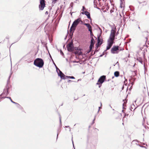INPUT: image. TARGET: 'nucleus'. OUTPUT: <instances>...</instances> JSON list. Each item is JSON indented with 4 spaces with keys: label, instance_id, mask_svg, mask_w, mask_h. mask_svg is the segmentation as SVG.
<instances>
[{
    "label": "nucleus",
    "instance_id": "obj_30",
    "mask_svg": "<svg viewBox=\"0 0 149 149\" xmlns=\"http://www.w3.org/2000/svg\"><path fill=\"white\" fill-rule=\"evenodd\" d=\"M137 25H138V29L139 30H141V28H140V27L139 26V24H138Z\"/></svg>",
    "mask_w": 149,
    "mask_h": 149
},
{
    "label": "nucleus",
    "instance_id": "obj_15",
    "mask_svg": "<svg viewBox=\"0 0 149 149\" xmlns=\"http://www.w3.org/2000/svg\"><path fill=\"white\" fill-rule=\"evenodd\" d=\"M58 76H60L61 79H65V76L63 73H62L60 75H58Z\"/></svg>",
    "mask_w": 149,
    "mask_h": 149
},
{
    "label": "nucleus",
    "instance_id": "obj_19",
    "mask_svg": "<svg viewBox=\"0 0 149 149\" xmlns=\"http://www.w3.org/2000/svg\"><path fill=\"white\" fill-rule=\"evenodd\" d=\"M48 36L49 38V40L50 42H51L52 41V38L51 37V36L49 35H48Z\"/></svg>",
    "mask_w": 149,
    "mask_h": 149
},
{
    "label": "nucleus",
    "instance_id": "obj_10",
    "mask_svg": "<svg viewBox=\"0 0 149 149\" xmlns=\"http://www.w3.org/2000/svg\"><path fill=\"white\" fill-rule=\"evenodd\" d=\"M66 48L69 52L76 54V52H74V47H66Z\"/></svg>",
    "mask_w": 149,
    "mask_h": 149
},
{
    "label": "nucleus",
    "instance_id": "obj_16",
    "mask_svg": "<svg viewBox=\"0 0 149 149\" xmlns=\"http://www.w3.org/2000/svg\"><path fill=\"white\" fill-rule=\"evenodd\" d=\"M141 46H143V47H148V45H147V42H145V41H143L142 42V45Z\"/></svg>",
    "mask_w": 149,
    "mask_h": 149
},
{
    "label": "nucleus",
    "instance_id": "obj_3",
    "mask_svg": "<svg viewBox=\"0 0 149 149\" xmlns=\"http://www.w3.org/2000/svg\"><path fill=\"white\" fill-rule=\"evenodd\" d=\"M106 79V76L103 75L101 76L97 82L96 84L99 85V87L100 88L101 86V84L104 81V80Z\"/></svg>",
    "mask_w": 149,
    "mask_h": 149
},
{
    "label": "nucleus",
    "instance_id": "obj_12",
    "mask_svg": "<svg viewBox=\"0 0 149 149\" xmlns=\"http://www.w3.org/2000/svg\"><path fill=\"white\" fill-rule=\"evenodd\" d=\"M79 47H74V52H76L77 54H80L81 53L80 49H78Z\"/></svg>",
    "mask_w": 149,
    "mask_h": 149
},
{
    "label": "nucleus",
    "instance_id": "obj_20",
    "mask_svg": "<svg viewBox=\"0 0 149 149\" xmlns=\"http://www.w3.org/2000/svg\"><path fill=\"white\" fill-rule=\"evenodd\" d=\"M58 72H57V73L58 76L59 75H60V74H61L63 73L58 68Z\"/></svg>",
    "mask_w": 149,
    "mask_h": 149
},
{
    "label": "nucleus",
    "instance_id": "obj_33",
    "mask_svg": "<svg viewBox=\"0 0 149 149\" xmlns=\"http://www.w3.org/2000/svg\"><path fill=\"white\" fill-rule=\"evenodd\" d=\"M101 108H102V107H99V109H98V112H99V111H100V109H101Z\"/></svg>",
    "mask_w": 149,
    "mask_h": 149
},
{
    "label": "nucleus",
    "instance_id": "obj_2",
    "mask_svg": "<svg viewBox=\"0 0 149 149\" xmlns=\"http://www.w3.org/2000/svg\"><path fill=\"white\" fill-rule=\"evenodd\" d=\"M34 64L37 67L41 68L43 66L44 63L42 59L40 58H37L34 61Z\"/></svg>",
    "mask_w": 149,
    "mask_h": 149
},
{
    "label": "nucleus",
    "instance_id": "obj_47",
    "mask_svg": "<svg viewBox=\"0 0 149 149\" xmlns=\"http://www.w3.org/2000/svg\"><path fill=\"white\" fill-rule=\"evenodd\" d=\"M65 45H63V47H65Z\"/></svg>",
    "mask_w": 149,
    "mask_h": 149
},
{
    "label": "nucleus",
    "instance_id": "obj_31",
    "mask_svg": "<svg viewBox=\"0 0 149 149\" xmlns=\"http://www.w3.org/2000/svg\"><path fill=\"white\" fill-rule=\"evenodd\" d=\"M80 22H81V24H83V21L81 20V18H80Z\"/></svg>",
    "mask_w": 149,
    "mask_h": 149
},
{
    "label": "nucleus",
    "instance_id": "obj_34",
    "mask_svg": "<svg viewBox=\"0 0 149 149\" xmlns=\"http://www.w3.org/2000/svg\"><path fill=\"white\" fill-rule=\"evenodd\" d=\"M59 118H60V124H61V117L60 116L59 117Z\"/></svg>",
    "mask_w": 149,
    "mask_h": 149
},
{
    "label": "nucleus",
    "instance_id": "obj_11",
    "mask_svg": "<svg viewBox=\"0 0 149 149\" xmlns=\"http://www.w3.org/2000/svg\"><path fill=\"white\" fill-rule=\"evenodd\" d=\"M95 43V41L94 39L93 38V37H91V44L89 47H94V45Z\"/></svg>",
    "mask_w": 149,
    "mask_h": 149
},
{
    "label": "nucleus",
    "instance_id": "obj_8",
    "mask_svg": "<svg viewBox=\"0 0 149 149\" xmlns=\"http://www.w3.org/2000/svg\"><path fill=\"white\" fill-rule=\"evenodd\" d=\"M81 13L82 14L85 15H86L87 16L88 18V19H90L91 20V19L90 17V13L88 12L87 11H85L81 12Z\"/></svg>",
    "mask_w": 149,
    "mask_h": 149
},
{
    "label": "nucleus",
    "instance_id": "obj_41",
    "mask_svg": "<svg viewBox=\"0 0 149 149\" xmlns=\"http://www.w3.org/2000/svg\"><path fill=\"white\" fill-rule=\"evenodd\" d=\"M102 103L101 102H100V106H101V107H102Z\"/></svg>",
    "mask_w": 149,
    "mask_h": 149
},
{
    "label": "nucleus",
    "instance_id": "obj_27",
    "mask_svg": "<svg viewBox=\"0 0 149 149\" xmlns=\"http://www.w3.org/2000/svg\"><path fill=\"white\" fill-rule=\"evenodd\" d=\"M57 0H53V1H52V3L54 4V3H56V1H57Z\"/></svg>",
    "mask_w": 149,
    "mask_h": 149
},
{
    "label": "nucleus",
    "instance_id": "obj_44",
    "mask_svg": "<svg viewBox=\"0 0 149 149\" xmlns=\"http://www.w3.org/2000/svg\"><path fill=\"white\" fill-rule=\"evenodd\" d=\"M95 118H94V119L93 120V123H94V121L95 120Z\"/></svg>",
    "mask_w": 149,
    "mask_h": 149
},
{
    "label": "nucleus",
    "instance_id": "obj_14",
    "mask_svg": "<svg viewBox=\"0 0 149 149\" xmlns=\"http://www.w3.org/2000/svg\"><path fill=\"white\" fill-rule=\"evenodd\" d=\"M120 7L121 8H122L124 6V1L123 0H120Z\"/></svg>",
    "mask_w": 149,
    "mask_h": 149
},
{
    "label": "nucleus",
    "instance_id": "obj_35",
    "mask_svg": "<svg viewBox=\"0 0 149 149\" xmlns=\"http://www.w3.org/2000/svg\"><path fill=\"white\" fill-rule=\"evenodd\" d=\"M115 64L117 65H119V63L118 62H117Z\"/></svg>",
    "mask_w": 149,
    "mask_h": 149
},
{
    "label": "nucleus",
    "instance_id": "obj_23",
    "mask_svg": "<svg viewBox=\"0 0 149 149\" xmlns=\"http://www.w3.org/2000/svg\"><path fill=\"white\" fill-rule=\"evenodd\" d=\"M89 31H90V32L91 35L92 36H93V32L92 31V29H91V30H89Z\"/></svg>",
    "mask_w": 149,
    "mask_h": 149
},
{
    "label": "nucleus",
    "instance_id": "obj_46",
    "mask_svg": "<svg viewBox=\"0 0 149 149\" xmlns=\"http://www.w3.org/2000/svg\"><path fill=\"white\" fill-rule=\"evenodd\" d=\"M132 85H133V82H132Z\"/></svg>",
    "mask_w": 149,
    "mask_h": 149
},
{
    "label": "nucleus",
    "instance_id": "obj_25",
    "mask_svg": "<svg viewBox=\"0 0 149 149\" xmlns=\"http://www.w3.org/2000/svg\"><path fill=\"white\" fill-rule=\"evenodd\" d=\"M60 53L63 56L64 55L63 53L61 50H60Z\"/></svg>",
    "mask_w": 149,
    "mask_h": 149
},
{
    "label": "nucleus",
    "instance_id": "obj_6",
    "mask_svg": "<svg viewBox=\"0 0 149 149\" xmlns=\"http://www.w3.org/2000/svg\"><path fill=\"white\" fill-rule=\"evenodd\" d=\"M119 47H113L111 49V52L113 54L118 53L120 51L119 49Z\"/></svg>",
    "mask_w": 149,
    "mask_h": 149
},
{
    "label": "nucleus",
    "instance_id": "obj_4",
    "mask_svg": "<svg viewBox=\"0 0 149 149\" xmlns=\"http://www.w3.org/2000/svg\"><path fill=\"white\" fill-rule=\"evenodd\" d=\"M103 40L102 37L100 36H98L97 38V43L96 44V47H99L103 43Z\"/></svg>",
    "mask_w": 149,
    "mask_h": 149
},
{
    "label": "nucleus",
    "instance_id": "obj_5",
    "mask_svg": "<svg viewBox=\"0 0 149 149\" xmlns=\"http://www.w3.org/2000/svg\"><path fill=\"white\" fill-rule=\"evenodd\" d=\"M45 0H40V4L39 8L40 10H42L45 6Z\"/></svg>",
    "mask_w": 149,
    "mask_h": 149
},
{
    "label": "nucleus",
    "instance_id": "obj_24",
    "mask_svg": "<svg viewBox=\"0 0 149 149\" xmlns=\"http://www.w3.org/2000/svg\"><path fill=\"white\" fill-rule=\"evenodd\" d=\"M84 10H86L85 7L84 6H83L82 8L81 9V10L82 11H84Z\"/></svg>",
    "mask_w": 149,
    "mask_h": 149
},
{
    "label": "nucleus",
    "instance_id": "obj_39",
    "mask_svg": "<svg viewBox=\"0 0 149 149\" xmlns=\"http://www.w3.org/2000/svg\"><path fill=\"white\" fill-rule=\"evenodd\" d=\"M56 71H57V72H58V68H57V67L56 66Z\"/></svg>",
    "mask_w": 149,
    "mask_h": 149
},
{
    "label": "nucleus",
    "instance_id": "obj_21",
    "mask_svg": "<svg viewBox=\"0 0 149 149\" xmlns=\"http://www.w3.org/2000/svg\"><path fill=\"white\" fill-rule=\"evenodd\" d=\"M132 21L133 22H134L137 25L139 24V23L135 19H132Z\"/></svg>",
    "mask_w": 149,
    "mask_h": 149
},
{
    "label": "nucleus",
    "instance_id": "obj_43",
    "mask_svg": "<svg viewBox=\"0 0 149 149\" xmlns=\"http://www.w3.org/2000/svg\"><path fill=\"white\" fill-rule=\"evenodd\" d=\"M113 47H119L118 46H114Z\"/></svg>",
    "mask_w": 149,
    "mask_h": 149
},
{
    "label": "nucleus",
    "instance_id": "obj_1",
    "mask_svg": "<svg viewBox=\"0 0 149 149\" xmlns=\"http://www.w3.org/2000/svg\"><path fill=\"white\" fill-rule=\"evenodd\" d=\"M80 18H79L75 20L73 22L72 26L70 29V35H73L74 31L75 29L76 26L80 22Z\"/></svg>",
    "mask_w": 149,
    "mask_h": 149
},
{
    "label": "nucleus",
    "instance_id": "obj_13",
    "mask_svg": "<svg viewBox=\"0 0 149 149\" xmlns=\"http://www.w3.org/2000/svg\"><path fill=\"white\" fill-rule=\"evenodd\" d=\"M84 24L88 27V30L92 29L91 26H90L89 24L85 23Z\"/></svg>",
    "mask_w": 149,
    "mask_h": 149
},
{
    "label": "nucleus",
    "instance_id": "obj_45",
    "mask_svg": "<svg viewBox=\"0 0 149 149\" xmlns=\"http://www.w3.org/2000/svg\"><path fill=\"white\" fill-rule=\"evenodd\" d=\"M69 126H65V127H68Z\"/></svg>",
    "mask_w": 149,
    "mask_h": 149
},
{
    "label": "nucleus",
    "instance_id": "obj_37",
    "mask_svg": "<svg viewBox=\"0 0 149 149\" xmlns=\"http://www.w3.org/2000/svg\"><path fill=\"white\" fill-rule=\"evenodd\" d=\"M141 147H143V148H146L145 147V146H139Z\"/></svg>",
    "mask_w": 149,
    "mask_h": 149
},
{
    "label": "nucleus",
    "instance_id": "obj_42",
    "mask_svg": "<svg viewBox=\"0 0 149 149\" xmlns=\"http://www.w3.org/2000/svg\"><path fill=\"white\" fill-rule=\"evenodd\" d=\"M71 81V80H68V82H69Z\"/></svg>",
    "mask_w": 149,
    "mask_h": 149
},
{
    "label": "nucleus",
    "instance_id": "obj_29",
    "mask_svg": "<svg viewBox=\"0 0 149 149\" xmlns=\"http://www.w3.org/2000/svg\"><path fill=\"white\" fill-rule=\"evenodd\" d=\"M90 48V50L88 52V53H89L90 51H91V50L92 49V48H93V47H89Z\"/></svg>",
    "mask_w": 149,
    "mask_h": 149
},
{
    "label": "nucleus",
    "instance_id": "obj_32",
    "mask_svg": "<svg viewBox=\"0 0 149 149\" xmlns=\"http://www.w3.org/2000/svg\"><path fill=\"white\" fill-rule=\"evenodd\" d=\"M69 76H66L65 77V79H67V78H69Z\"/></svg>",
    "mask_w": 149,
    "mask_h": 149
},
{
    "label": "nucleus",
    "instance_id": "obj_18",
    "mask_svg": "<svg viewBox=\"0 0 149 149\" xmlns=\"http://www.w3.org/2000/svg\"><path fill=\"white\" fill-rule=\"evenodd\" d=\"M73 45V43L72 42H70L68 43V44L66 45V47H72Z\"/></svg>",
    "mask_w": 149,
    "mask_h": 149
},
{
    "label": "nucleus",
    "instance_id": "obj_40",
    "mask_svg": "<svg viewBox=\"0 0 149 149\" xmlns=\"http://www.w3.org/2000/svg\"><path fill=\"white\" fill-rule=\"evenodd\" d=\"M72 143H73V146L74 147V144H73V141L72 139Z\"/></svg>",
    "mask_w": 149,
    "mask_h": 149
},
{
    "label": "nucleus",
    "instance_id": "obj_9",
    "mask_svg": "<svg viewBox=\"0 0 149 149\" xmlns=\"http://www.w3.org/2000/svg\"><path fill=\"white\" fill-rule=\"evenodd\" d=\"M115 31L112 29L111 30V33L110 35V36L109 38H113L114 39V38L115 36Z\"/></svg>",
    "mask_w": 149,
    "mask_h": 149
},
{
    "label": "nucleus",
    "instance_id": "obj_26",
    "mask_svg": "<svg viewBox=\"0 0 149 149\" xmlns=\"http://www.w3.org/2000/svg\"><path fill=\"white\" fill-rule=\"evenodd\" d=\"M69 78L72 79H74L75 78L73 76H69Z\"/></svg>",
    "mask_w": 149,
    "mask_h": 149
},
{
    "label": "nucleus",
    "instance_id": "obj_38",
    "mask_svg": "<svg viewBox=\"0 0 149 149\" xmlns=\"http://www.w3.org/2000/svg\"><path fill=\"white\" fill-rule=\"evenodd\" d=\"M107 47V49H110V48L111 47Z\"/></svg>",
    "mask_w": 149,
    "mask_h": 149
},
{
    "label": "nucleus",
    "instance_id": "obj_36",
    "mask_svg": "<svg viewBox=\"0 0 149 149\" xmlns=\"http://www.w3.org/2000/svg\"><path fill=\"white\" fill-rule=\"evenodd\" d=\"M45 14H47V15L48 14V12L47 11H46V12L45 13Z\"/></svg>",
    "mask_w": 149,
    "mask_h": 149
},
{
    "label": "nucleus",
    "instance_id": "obj_17",
    "mask_svg": "<svg viewBox=\"0 0 149 149\" xmlns=\"http://www.w3.org/2000/svg\"><path fill=\"white\" fill-rule=\"evenodd\" d=\"M114 75L116 77H118L119 76V73L118 71H116L114 72Z\"/></svg>",
    "mask_w": 149,
    "mask_h": 149
},
{
    "label": "nucleus",
    "instance_id": "obj_7",
    "mask_svg": "<svg viewBox=\"0 0 149 149\" xmlns=\"http://www.w3.org/2000/svg\"><path fill=\"white\" fill-rule=\"evenodd\" d=\"M114 39L109 38L108 40V45L107 47H111L113 43Z\"/></svg>",
    "mask_w": 149,
    "mask_h": 149
},
{
    "label": "nucleus",
    "instance_id": "obj_22",
    "mask_svg": "<svg viewBox=\"0 0 149 149\" xmlns=\"http://www.w3.org/2000/svg\"><path fill=\"white\" fill-rule=\"evenodd\" d=\"M6 98H9L11 101L13 102V103H14V104H17L18 105H19V104H17V103H16V102H15L13 101H12V99H11V98H10V97H6Z\"/></svg>",
    "mask_w": 149,
    "mask_h": 149
},
{
    "label": "nucleus",
    "instance_id": "obj_28",
    "mask_svg": "<svg viewBox=\"0 0 149 149\" xmlns=\"http://www.w3.org/2000/svg\"><path fill=\"white\" fill-rule=\"evenodd\" d=\"M13 73V72H11V73H10V75L9 77V78H8V80H9L10 79V77H11V75Z\"/></svg>",
    "mask_w": 149,
    "mask_h": 149
}]
</instances>
